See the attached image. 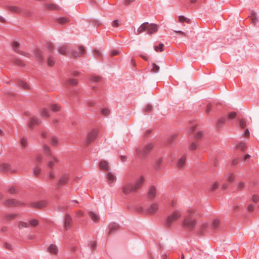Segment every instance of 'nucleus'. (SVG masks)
Returning <instances> with one entry per match:
<instances>
[{
  "label": "nucleus",
  "instance_id": "nucleus-64",
  "mask_svg": "<svg viewBox=\"0 0 259 259\" xmlns=\"http://www.w3.org/2000/svg\"><path fill=\"white\" fill-rule=\"evenodd\" d=\"M152 107L151 105H147L146 106L145 110L147 112H149L152 110Z\"/></svg>",
  "mask_w": 259,
  "mask_h": 259
},
{
  "label": "nucleus",
  "instance_id": "nucleus-20",
  "mask_svg": "<svg viewBox=\"0 0 259 259\" xmlns=\"http://www.w3.org/2000/svg\"><path fill=\"white\" fill-rule=\"evenodd\" d=\"M100 168L104 170H108L109 169V163L105 160H102L100 162Z\"/></svg>",
  "mask_w": 259,
  "mask_h": 259
},
{
  "label": "nucleus",
  "instance_id": "nucleus-53",
  "mask_svg": "<svg viewBox=\"0 0 259 259\" xmlns=\"http://www.w3.org/2000/svg\"><path fill=\"white\" fill-rule=\"evenodd\" d=\"M246 121L242 119H241L240 121V125L241 126V128H244L245 126H246Z\"/></svg>",
  "mask_w": 259,
  "mask_h": 259
},
{
  "label": "nucleus",
  "instance_id": "nucleus-40",
  "mask_svg": "<svg viewBox=\"0 0 259 259\" xmlns=\"http://www.w3.org/2000/svg\"><path fill=\"white\" fill-rule=\"evenodd\" d=\"M28 226L29 225L25 222H20L18 224V227L20 229H22L23 228H27Z\"/></svg>",
  "mask_w": 259,
  "mask_h": 259
},
{
  "label": "nucleus",
  "instance_id": "nucleus-11",
  "mask_svg": "<svg viewBox=\"0 0 259 259\" xmlns=\"http://www.w3.org/2000/svg\"><path fill=\"white\" fill-rule=\"evenodd\" d=\"M72 218L68 214H66L64 217V227L65 230H68L71 225Z\"/></svg>",
  "mask_w": 259,
  "mask_h": 259
},
{
  "label": "nucleus",
  "instance_id": "nucleus-37",
  "mask_svg": "<svg viewBox=\"0 0 259 259\" xmlns=\"http://www.w3.org/2000/svg\"><path fill=\"white\" fill-rule=\"evenodd\" d=\"M50 108L53 111L57 112L59 110L60 106L58 104H53L51 106Z\"/></svg>",
  "mask_w": 259,
  "mask_h": 259
},
{
  "label": "nucleus",
  "instance_id": "nucleus-63",
  "mask_svg": "<svg viewBox=\"0 0 259 259\" xmlns=\"http://www.w3.org/2000/svg\"><path fill=\"white\" fill-rule=\"evenodd\" d=\"M44 149L45 150V151L47 153H50V147L47 146V145H44ZM49 154L50 155V156L51 155V154L50 153H49Z\"/></svg>",
  "mask_w": 259,
  "mask_h": 259
},
{
  "label": "nucleus",
  "instance_id": "nucleus-34",
  "mask_svg": "<svg viewBox=\"0 0 259 259\" xmlns=\"http://www.w3.org/2000/svg\"><path fill=\"white\" fill-rule=\"evenodd\" d=\"M48 65L50 66H52L55 64V61L53 58L51 56L48 57L47 60Z\"/></svg>",
  "mask_w": 259,
  "mask_h": 259
},
{
  "label": "nucleus",
  "instance_id": "nucleus-55",
  "mask_svg": "<svg viewBox=\"0 0 259 259\" xmlns=\"http://www.w3.org/2000/svg\"><path fill=\"white\" fill-rule=\"evenodd\" d=\"M197 145L196 143L192 142L190 146V149L191 150H195L197 148Z\"/></svg>",
  "mask_w": 259,
  "mask_h": 259
},
{
  "label": "nucleus",
  "instance_id": "nucleus-26",
  "mask_svg": "<svg viewBox=\"0 0 259 259\" xmlns=\"http://www.w3.org/2000/svg\"><path fill=\"white\" fill-rule=\"evenodd\" d=\"M40 115L41 117L44 118L49 117L50 115L49 114V111L46 108H42L40 112Z\"/></svg>",
  "mask_w": 259,
  "mask_h": 259
},
{
  "label": "nucleus",
  "instance_id": "nucleus-23",
  "mask_svg": "<svg viewBox=\"0 0 259 259\" xmlns=\"http://www.w3.org/2000/svg\"><path fill=\"white\" fill-rule=\"evenodd\" d=\"M107 179L109 184L114 183L116 180V176L111 172H108L107 174Z\"/></svg>",
  "mask_w": 259,
  "mask_h": 259
},
{
  "label": "nucleus",
  "instance_id": "nucleus-51",
  "mask_svg": "<svg viewBox=\"0 0 259 259\" xmlns=\"http://www.w3.org/2000/svg\"><path fill=\"white\" fill-rule=\"evenodd\" d=\"M101 112H102V114H103L104 115H108L109 113H110V111L108 109H103L101 111Z\"/></svg>",
  "mask_w": 259,
  "mask_h": 259
},
{
  "label": "nucleus",
  "instance_id": "nucleus-31",
  "mask_svg": "<svg viewBox=\"0 0 259 259\" xmlns=\"http://www.w3.org/2000/svg\"><path fill=\"white\" fill-rule=\"evenodd\" d=\"M45 7L47 9L52 10H56L58 9V6L53 4H46Z\"/></svg>",
  "mask_w": 259,
  "mask_h": 259
},
{
  "label": "nucleus",
  "instance_id": "nucleus-6",
  "mask_svg": "<svg viewBox=\"0 0 259 259\" xmlns=\"http://www.w3.org/2000/svg\"><path fill=\"white\" fill-rule=\"evenodd\" d=\"M122 190L123 193L125 194H129L132 192H136L134 189V185L128 183L124 184L122 187Z\"/></svg>",
  "mask_w": 259,
  "mask_h": 259
},
{
  "label": "nucleus",
  "instance_id": "nucleus-33",
  "mask_svg": "<svg viewBox=\"0 0 259 259\" xmlns=\"http://www.w3.org/2000/svg\"><path fill=\"white\" fill-rule=\"evenodd\" d=\"M179 21L181 23H183L184 22L189 23L190 22V20L189 19L183 16H180L179 17Z\"/></svg>",
  "mask_w": 259,
  "mask_h": 259
},
{
  "label": "nucleus",
  "instance_id": "nucleus-15",
  "mask_svg": "<svg viewBox=\"0 0 259 259\" xmlns=\"http://www.w3.org/2000/svg\"><path fill=\"white\" fill-rule=\"evenodd\" d=\"M57 162L58 160L57 158L54 156H53L51 155L50 157L49 158V160L48 162V166L50 168H52L55 163Z\"/></svg>",
  "mask_w": 259,
  "mask_h": 259
},
{
  "label": "nucleus",
  "instance_id": "nucleus-27",
  "mask_svg": "<svg viewBox=\"0 0 259 259\" xmlns=\"http://www.w3.org/2000/svg\"><path fill=\"white\" fill-rule=\"evenodd\" d=\"M57 22L61 25L65 24L69 22V19L66 17L59 18L57 19Z\"/></svg>",
  "mask_w": 259,
  "mask_h": 259
},
{
  "label": "nucleus",
  "instance_id": "nucleus-41",
  "mask_svg": "<svg viewBox=\"0 0 259 259\" xmlns=\"http://www.w3.org/2000/svg\"><path fill=\"white\" fill-rule=\"evenodd\" d=\"M203 136V132L201 131H198L195 135V138L196 140L200 139Z\"/></svg>",
  "mask_w": 259,
  "mask_h": 259
},
{
  "label": "nucleus",
  "instance_id": "nucleus-29",
  "mask_svg": "<svg viewBox=\"0 0 259 259\" xmlns=\"http://www.w3.org/2000/svg\"><path fill=\"white\" fill-rule=\"evenodd\" d=\"M9 11L14 13H19L20 12V9L15 6H10L8 7Z\"/></svg>",
  "mask_w": 259,
  "mask_h": 259
},
{
  "label": "nucleus",
  "instance_id": "nucleus-43",
  "mask_svg": "<svg viewBox=\"0 0 259 259\" xmlns=\"http://www.w3.org/2000/svg\"><path fill=\"white\" fill-rule=\"evenodd\" d=\"M68 83L69 85H76L77 83V80L76 79L72 78L68 80Z\"/></svg>",
  "mask_w": 259,
  "mask_h": 259
},
{
  "label": "nucleus",
  "instance_id": "nucleus-10",
  "mask_svg": "<svg viewBox=\"0 0 259 259\" xmlns=\"http://www.w3.org/2000/svg\"><path fill=\"white\" fill-rule=\"evenodd\" d=\"M49 253L53 255H57L59 253V249L58 246L54 244L49 245L47 249Z\"/></svg>",
  "mask_w": 259,
  "mask_h": 259
},
{
  "label": "nucleus",
  "instance_id": "nucleus-16",
  "mask_svg": "<svg viewBox=\"0 0 259 259\" xmlns=\"http://www.w3.org/2000/svg\"><path fill=\"white\" fill-rule=\"evenodd\" d=\"M10 169V165L8 163H0V171L2 172H7Z\"/></svg>",
  "mask_w": 259,
  "mask_h": 259
},
{
  "label": "nucleus",
  "instance_id": "nucleus-47",
  "mask_svg": "<svg viewBox=\"0 0 259 259\" xmlns=\"http://www.w3.org/2000/svg\"><path fill=\"white\" fill-rule=\"evenodd\" d=\"M251 200L253 202L257 203L259 200V196L256 195H253L252 196Z\"/></svg>",
  "mask_w": 259,
  "mask_h": 259
},
{
  "label": "nucleus",
  "instance_id": "nucleus-45",
  "mask_svg": "<svg viewBox=\"0 0 259 259\" xmlns=\"http://www.w3.org/2000/svg\"><path fill=\"white\" fill-rule=\"evenodd\" d=\"M163 158L162 157H159L157 158L156 161V165L157 167H159V165L162 163Z\"/></svg>",
  "mask_w": 259,
  "mask_h": 259
},
{
  "label": "nucleus",
  "instance_id": "nucleus-28",
  "mask_svg": "<svg viewBox=\"0 0 259 259\" xmlns=\"http://www.w3.org/2000/svg\"><path fill=\"white\" fill-rule=\"evenodd\" d=\"M38 123L39 121L38 119L32 117L30 119V121L28 124V126L30 128H32L35 124H38Z\"/></svg>",
  "mask_w": 259,
  "mask_h": 259
},
{
  "label": "nucleus",
  "instance_id": "nucleus-42",
  "mask_svg": "<svg viewBox=\"0 0 259 259\" xmlns=\"http://www.w3.org/2000/svg\"><path fill=\"white\" fill-rule=\"evenodd\" d=\"M30 225L32 227H35L38 224V221L36 219H33L29 221Z\"/></svg>",
  "mask_w": 259,
  "mask_h": 259
},
{
  "label": "nucleus",
  "instance_id": "nucleus-49",
  "mask_svg": "<svg viewBox=\"0 0 259 259\" xmlns=\"http://www.w3.org/2000/svg\"><path fill=\"white\" fill-rule=\"evenodd\" d=\"M76 217H81L84 215V212L80 210H78L75 212Z\"/></svg>",
  "mask_w": 259,
  "mask_h": 259
},
{
  "label": "nucleus",
  "instance_id": "nucleus-4",
  "mask_svg": "<svg viewBox=\"0 0 259 259\" xmlns=\"http://www.w3.org/2000/svg\"><path fill=\"white\" fill-rule=\"evenodd\" d=\"M153 144L151 143H147L142 147H139L136 149V154L141 157H144L146 156L152 150Z\"/></svg>",
  "mask_w": 259,
  "mask_h": 259
},
{
  "label": "nucleus",
  "instance_id": "nucleus-44",
  "mask_svg": "<svg viewBox=\"0 0 259 259\" xmlns=\"http://www.w3.org/2000/svg\"><path fill=\"white\" fill-rule=\"evenodd\" d=\"M250 19L252 23L255 24L256 22L257 18L255 14H252L250 16Z\"/></svg>",
  "mask_w": 259,
  "mask_h": 259
},
{
  "label": "nucleus",
  "instance_id": "nucleus-21",
  "mask_svg": "<svg viewBox=\"0 0 259 259\" xmlns=\"http://www.w3.org/2000/svg\"><path fill=\"white\" fill-rule=\"evenodd\" d=\"M34 57L35 59L39 62H41L42 60V55L41 52L40 50L36 49L34 51Z\"/></svg>",
  "mask_w": 259,
  "mask_h": 259
},
{
  "label": "nucleus",
  "instance_id": "nucleus-35",
  "mask_svg": "<svg viewBox=\"0 0 259 259\" xmlns=\"http://www.w3.org/2000/svg\"><path fill=\"white\" fill-rule=\"evenodd\" d=\"M208 224L206 222H203L200 226V230L201 232H203L208 228Z\"/></svg>",
  "mask_w": 259,
  "mask_h": 259
},
{
  "label": "nucleus",
  "instance_id": "nucleus-62",
  "mask_svg": "<svg viewBox=\"0 0 259 259\" xmlns=\"http://www.w3.org/2000/svg\"><path fill=\"white\" fill-rule=\"evenodd\" d=\"M92 80L94 82H99L100 81L101 78L100 77L98 76H93L92 77Z\"/></svg>",
  "mask_w": 259,
  "mask_h": 259
},
{
  "label": "nucleus",
  "instance_id": "nucleus-19",
  "mask_svg": "<svg viewBox=\"0 0 259 259\" xmlns=\"http://www.w3.org/2000/svg\"><path fill=\"white\" fill-rule=\"evenodd\" d=\"M89 215L90 216L92 220L95 223H98L100 221V217L99 216L94 212L90 211L88 212Z\"/></svg>",
  "mask_w": 259,
  "mask_h": 259
},
{
  "label": "nucleus",
  "instance_id": "nucleus-48",
  "mask_svg": "<svg viewBox=\"0 0 259 259\" xmlns=\"http://www.w3.org/2000/svg\"><path fill=\"white\" fill-rule=\"evenodd\" d=\"M237 147L239 149H240L242 151H244L246 149L245 145L243 143H239Z\"/></svg>",
  "mask_w": 259,
  "mask_h": 259
},
{
  "label": "nucleus",
  "instance_id": "nucleus-14",
  "mask_svg": "<svg viewBox=\"0 0 259 259\" xmlns=\"http://www.w3.org/2000/svg\"><path fill=\"white\" fill-rule=\"evenodd\" d=\"M12 47L13 50L15 52H16L17 53L21 54V55H24L22 53V51H21L20 49V45L19 42H18L17 41H14L12 44Z\"/></svg>",
  "mask_w": 259,
  "mask_h": 259
},
{
  "label": "nucleus",
  "instance_id": "nucleus-32",
  "mask_svg": "<svg viewBox=\"0 0 259 259\" xmlns=\"http://www.w3.org/2000/svg\"><path fill=\"white\" fill-rule=\"evenodd\" d=\"M152 68L151 69V72L153 73H157L160 70V67L156 65L155 63L152 64Z\"/></svg>",
  "mask_w": 259,
  "mask_h": 259
},
{
  "label": "nucleus",
  "instance_id": "nucleus-30",
  "mask_svg": "<svg viewBox=\"0 0 259 259\" xmlns=\"http://www.w3.org/2000/svg\"><path fill=\"white\" fill-rule=\"evenodd\" d=\"M225 178L228 182H232L234 180L235 176L233 173H229L226 176Z\"/></svg>",
  "mask_w": 259,
  "mask_h": 259
},
{
  "label": "nucleus",
  "instance_id": "nucleus-46",
  "mask_svg": "<svg viewBox=\"0 0 259 259\" xmlns=\"http://www.w3.org/2000/svg\"><path fill=\"white\" fill-rule=\"evenodd\" d=\"M120 24V21L117 20H114L112 23V26L113 27H117Z\"/></svg>",
  "mask_w": 259,
  "mask_h": 259
},
{
  "label": "nucleus",
  "instance_id": "nucleus-50",
  "mask_svg": "<svg viewBox=\"0 0 259 259\" xmlns=\"http://www.w3.org/2000/svg\"><path fill=\"white\" fill-rule=\"evenodd\" d=\"M14 61L16 64L18 65H20V66L24 65V63L19 59H16L14 60Z\"/></svg>",
  "mask_w": 259,
  "mask_h": 259
},
{
  "label": "nucleus",
  "instance_id": "nucleus-36",
  "mask_svg": "<svg viewBox=\"0 0 259 259\" xmlns=\"http://www.w3.org/2000/svg\"><path fill=\"white\" fill-rule=\"evenodd\" d=\"M164 45L162 43L160 44L158 46H155L154 50L156 52H162L163 50Z\"/></svg>",
  "mask_w": 259,
  "mask_h": 259
},
{
  "label": "nucleus",
  "instance_id": "nucleus-2",
  "mask_svg": "<svg viewBox=\"0 0 259 259\" xmlns=\"http://www.w3.org/2000/svg\"><path fill=\"white\" fill-rule=\"evenodd\" d=\"M157 25L155 24L145 22L141 25L138 28L137 31L135 32V34L136 35H139L146 31L148 34L152 35L153 33H155L157 31Z\"/></svg>",
  "mask_w": 259,
  "mask_h": 259
},
{
  "label": "nucleus",
  "instance_id": "nucleus-17",
  "mask_svg": "<svg viewBox=\"0 0 259 259\" xmlns=\"http://www.w3.org/2000/svg\"><path fill=\"white\" fill-rule=\"evenodd\" d=\"M186 161V156L185 155L181 157L178 160L177 163V167L179 168H182L184 167Z\"/></svg>",
  "mask_w": 259,
  "mask_h": 259
},
{
  "label": "nucleus",
  "instance_id": "nucleus-60",
  "mask_svg": "<svg viewBox=\"0 0 259 259\" xmlns=\"http://www.w3.org/2000/svg\"><path fill=\"white\" fill-rule=\"evenodd\" d=\"M40 169L39 167H36L34 170H33V172H34V174L35 175H39V174L40 173Z\"/></svg>",
  "mask_w": 259,
  "mask_h": 259
},
{
  "label": "nucleus",
  "instance_id": "nucleus-25",
  "mask_svg": "<svg viewBox=\"0 0 259 259\" xmlns=\"http://www.w3.org/2000/svg\"><path fill=\"white\" fill-rule=\"evenodd\" d=\"M119 228L118 224L116 223H111L109 226V234H111L113 231L117 230Z\"/></svg>",
  "mask_w": 259,
  "mask_h": 259
},
{
  "label": "nucleus",
  "instance_id": "nucleus-18",
  "mask_svg": "<svg viewBox=\"0 0 259 259\" xmlns=\"http://www.w3.org/2000/svg\"><path fill=\"white\" fill-rule=\"evenodd\" d=\"M69 178V176L68 175H62L59 179V182H58V185L59 186H62L65 185Z\"/></svg>",
  "mask_w": 259,
  "mask_h": 259
},
{
  "label": "nucleus",
  "instance_id": "nucleus-38",
  "mask_svg": "<svg viewBox=\"0 0 259 259\" xmlns=\"http://www.w3.org/2000/svg\"><path fill=\"white\" fill-rule=\"evenodd\" d=\"M220 224V221L219 220L217 219H214L213 221L212 224V227L213 229H216L218 227Z\"/></svg>",
  "mask_w": 259,
  "mask_h": 259
},
{
  "label": "nucleus",
  "instance_id": "nucleus-39",
  "mask_svg": "<svg viewBox=\"0 0 259 259\" xmlns=\"http://www.w3.org/2000/svg\"><path fill=\"white\" fill-rule=\"evenodd\" d=\"M219 183L218 182H215L211 185L210 187L211 191H213L215 190L219 187Z\"/></svg>",
  "mask_w": 259,
  "mask_h": 259
},
{
  "label": "nucleus",
  "instance_id": "nucleus-13",
  "mask_svg": "<svg viewBox=\"0 0 259 259\" xmlns=\"http://www.w3.org/2000/svg\"><path fill=\"white\" fill-rule=\"evenodd\" d=\"M156 195V188L152 186H151L148 191V197L150 199H153Z\"/></svg>",
  "mask_w": 259,
  "mask_h": 259
},
{
  "label": "nucleus",
  "instance_id": "nucleus-61",
  "mask_svg": "<svg viewBox=\"0 0 259 259\" xmlns=\"http://www.w3.org/2000/svg\"><path fill=\"white\" fill-rule=\"evenodd\" d=\"M245 186V184L243 182H240L238 185V190H241Z\"/></svg>",
  "mask_w": 259,
  "mask_h": 259
},
{
  "label": "nucleus",
  "instance_id": "nucleus-58",
  "mask_svg": "<svg viewBox=\"0 0 259 259\" xmlns=\"http://www.w3.org/2000/svg\"><path fill=\"white\" fill-rule=\"evenodd\" d=\"M20 85L24 89H27L28 88V85L24 81H21Z\"/></svg>",
  "mask_w": 259,
  "mask_h": 259
},
{
  "label": "nucleus",
  "instance_id": "nucleus-5",
  "mask_svg": "<svg viewBox=\"0 0 259 259\" xmlns=\"http://www.w3.org/2000/svg\"><path fill=\"white\" fill-rule=\"evenodd\" d=\"M98 135V131L97 130H93L91 132H90L87 137V144H89L93 142L96 139Z\"/></svg>",
  "mask_w": 259,
  "mask_h": 259
},
{
  "label": "nucleus",
  "instance_id": "nucleus-8",
  "mask_svg": "<svg viewBox=\"0 0 259 259\" xmlns=\"http://www.w3.org/2000/svg\"><path fill=\"white\" fill-rule=\"evenodd\" d=\"M6 204L9 206H24V203L16 199H9L6 201Z\"/></svg>",
  "mask_w": 259,
  "mask_h": 259
},
{
  "label": "nucleus",
  "instance_id": "nucleus-12",
  "mask_svg": "<svg viewBox=\"0 0 259 259\" xmlns=\"http://www.w3.org/2000/svg\"><path fill=\"white\" fill-rule=\"evenodd\" d=\"M30 206L33 208L41 209L47 206V202L45 201L33 202L30 204Z\"/></svg>",
  "mask_w": 259,
  "mask_h": 259
},
{
  "label": "nucleus",
  "instance_id": "nucleus-9",
  "mask_svg": "<svg viewBox=\"0 0 259 259\" xmlns=\"http://www.w3.org/2000/svg\"><path fill=\"white\" fill-rule=\"evenodd\" d=\"M85 53V49L82 46H80L78 48V52L76 51H72L70 53V56L72 58H77L79 56H83Z\"/></svg>",
  "mask_w": 259,
  "mask_h": 259
},
{
  "label": "nucleus",
  "instance_id": "nucleus-3",
  "mask_svg": "<svg viewBox=\"0 0 259 259\" xmlns=\"http://www.w3.org/2000/svg\"><path fill=\"white\" fill-rule=\"evenodd\" d=\"M182 216V211L180 210H175L169 214L166 219L165 226L166 227L169 228L177 220H178Z\"/></svg>",
  "mask_w": 259,
  "mask_h": 259
},
{
  "label": "nucleus",
  "instance_id": "nucleus-24",
  "mask_svg": "<svg viewBox=\"0 0 259 259\" xmlns=\"http://www.w3.org/2000/svg\"><path fill=\"white\" fill-rule=\"evenodd\" d=\"M57 50H58V52L59 53V54H60L61 55H65L66 54V52H67L68 48H67V46L62 45V46H59Z\"/></svg>",
  "mask_w": 259,
  "mask_h": 259
},
{
  "label": "nucleus",
  "instance_id": "nucleus-22",
  "mask_svg": "<svg viewBox=\"0 0 259 259\" xmlns=\"http://www.w3.org/2000/svg\"><path fill=\"white\" fill-rule=\"evenodd\" d=\"M158 209V205L156 203H153L148 209V212L150 214L155 213Z\"/></svg>",
  "mask_w": 259,
  "mask_h": 259
},
{
  "label": "nucleus",
  "instance_id": "nucleus-59",
  "mask_svg": "<svg viewBox=\"0 0 259 259\" xmlns=\"http://www.w3.org/2000/svg\"><path fill=\"white\" fill-rule=\"evenodd\" d=\"M247 209L249 211H253L254 210V205L253 204H248V205L247 206Z\"/></svg>",
  "mask_w": 259,
  "mask_h": 259
},
{
  "label": "nucleus",
  "instance_id": "nucleus-54",
  "mask_svg": "<svg viewBox=\"0 0 259 259\" xmlns=\"http://www.w3.org/2000/svg\"><path fill=\"white\" fill-rule=\"evenodd\" d=\"M42 158V156L40 154H38L35 156V160L36 162H39L41 161Z\"/></svg>",
  "mask_w": 259,
  "mask_h": 259
},
{
  "label": "nucleus",
  "instance_id": "nucleus-56",
  "mask_svg": "<svg viewBox=\"0 0 259 259\" xmlns=\"http://www.w3.org/2000/svg\"><path fill=\"white\" fill-rule=\"evenodd\" d=\"M58 143V140L56 137H53L51 139V144L53 145H56Z\"/></svg>",
  "mask_w": 259,
  "mask_h": 259
},
{
  "label": "nucleus",
  "instance_id": "nucleus-1",
  "mask_svg": "<svg viewBox=\"0 0 259 259\" xmlns=\"http://www.w3.org/2000/svg\"><path fill=\"white\" fill-rule=\"evenodd\" d=\"M196 224V217L194 210H188L184 218L183 227L189 231H192L195 229Z\"/></svg>",
  "mask_w": 259,
  "mask_h": 259
},
{
  "label": "nucleus",
  "instance_id": "nucleus-7",
  "mask_svg": "<svg viewBox=\"0 0 259 259\" xmlns=\"http://www.w3.org/2000/svg\"><path fill=\"white\" fill-rule=\"evenodd\" d=\"M145 182V178L143 176H140L135 181V183L133 184L134 186V189L136 190V191H138L139 189H140L142 185Z\"/></svg>",
  "mask_w": 259,
  "mask_h": 259
},
{
  "label": "nucleus",
  "instance_id": "nucleus-52",
  "mask_svg": "<svg viewBox=\"0 0 259 259\" xmlns=\"http://www.w3.org/2000/svg\"><path fill=\"white\" fill-rule=\"evenodd\" d=\"M225 119L224 118H221L217 122V126L220 127L221 125L225 122Z\"/></svg>",
  "mask_w": 259,
  "mask_h": 259
},
{
  "label": "nucleus",
  "instance_id": "nucleus-57",
  "mask_svg": "<svg viewBox=\"0 0 259 259\" xmlns=\"http://www.w3.org/2000/svg\"><path fill=\"white\" fill-rule=\"evenodd\" d=\"M21 144L22 146L25 147L27 145V140L25 138H23L21 140Z\"/></svg>",
  "mask_w": 259,
  "mask_h": 259
}]
</instances>
